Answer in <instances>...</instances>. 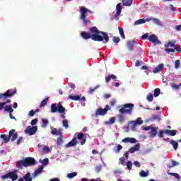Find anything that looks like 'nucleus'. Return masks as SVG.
Here are the masks:
<instances>
[{
  "instance_id": "obj_1",
  "label": "nucleus",
  "mask_w": 181,
  "mask_h": 181,
  "mask_svg": "<svg viewBox=\"0 0 181 181\" xmlns=\"http://www.w3.org/2000/svg\"><path fill=\"white\" fill-rule=\"evenodd\" d=\"M81 36L83 39H85V40H87V39H92L94 42H103V40H105L106 43L110 42L108 34L104 31L98 30V28L95 26L90 28V33L84 31L81 32Z\"/></svg>"
},
{
  "instance_id": "obj_2",
  "label": "nucleus",
  "mask_w": 181,
  "mask_h": 181,
  "mask_svg": "<svg viewBox=\"0 0 181 181\" xmlns=\"http://www.w3.org/2000/svg\"><path fill=\"white\" fill-rule=\"evenodd\" d=\"M134 105L132 103H126L122 106L119 110L120 115H118L117 119L118 122L120 124L125 121V117L124 114H128V115H132V111H134Z\"/></svg>"
},
{
  "instance_id": "obj_3",
  "label": "nucleus",
  "mask_w": 181,
  "mask_h": 181,
  "mask_svg": "<svg viewBox=\"0 0 181 181\" xmlns=\"http://www.w3.org/2000/svg\"><path fill=\"white\" fill-rule=\"evenodd\" d=\"M80 19L81 21H83V23L87 26L88 23H91V21L90 20H86V18H87L88 13H91V10L86 8L85 6H81L80 7Z\"/></svg>"
},
{
  "instance_id": "obj_4",
  "label": "nucleus",
  "mask_w": 181,
  "mask_h": 181,
  "mask_svg": "<svg viewBox=\"0 0 181 181\" xmlns=\"http://www.w3.org/2000/svg\"><path fill=\"white\" fill-rule=\"evenodd\" d=\"M59 112V114H63L66 111V108L63 107L62 105H57L56 103H52L51 105V112L54 113V112Z\"/></svg>"
},
{
  "instance_id": "obj_5",
  "label": "nucleus",
  "mask_w": 181,
  "mask_h": 181,
  "mask_svg": "<svg viewBox=\"0 0 181 181\" xmlns=\"http://www.w3.org/2000/svg\"><path fill=\"white\" fill-rule=\"evenodd\" d=\"M18 174L15 173H11V171L1 176V179L3 180H6V179H10L12 181H16L18 180Z\"/></svg>"
},
{
  "instance_id": "obj_6",
  "label": "nucleus",
  "mask_w": 181,
  "mask_h": 181,
  "mask_svg": "<svg viewBox=\"0 0 181 181\" xmlns=\"http://www.w3.org/2000/svg\"><path fill=\"white\" fill-rule=\"evenodd\" d=\"M109 110H111L110 107V105H106L105 108H98L95 112V117H98V115H100L102 117H104L107 114V112L109 111Z\"/></svg>"
},
{
  "instance_id": "obj_7",
  "label": "nucleus",
  "mask_w": 181,
  "mask_h": 181,
  "mask_svg": "<svg viewBox=\"0 0 181 181\" xmlns=\"http://www.w3.org/2000/svg\"><path fill=\"white\" fill-rule=\"evenodd\" d=\"M37 131V126H34V127H32V126H28L24 132L25 134H26L27 135H30V136H32V135H35L36 134V132Z\"/></svg>"
},
{
  "instance_id": "obj_8",
  "label": "nucleus",
  "mask_w": 181,
  "mask_h": 181,
  "mask_svg": "<svg viewBox=\"0 0 181 181\" xmlns=\"http://www.w3.org/2000/svg\"><path fill=\"white\" fill-rule=\"evenodd\" d=\"M74 137L79 141L80 145H84L87 141L86 136L83 133L75 134Z\"/></svg>"
},
{
  "instance_id": "obj_9",
  "label": "nucleus",
  "mask_w": 181,
  "mask_h": 181,
  "mask_svg": "<svg viewBox=\"0 0 181 181\" xmlns=\"http://www.w3.org/2000/svg\"><path fill=\"white\" fill-rule=\"evenodd\" d=\"M24 161L25 162V165L27 168H28V166H33L36 165V160L33 157L25 158Z\"/></svg>"
},
{
  "instance_id": "obj_10",
  "label": "nucleus",
  "mask_w": 181,
  "mask_h": 181,
  "mask_svg": "<svg viewBox=\"0 0 181 181\" xmlns=\"http://www.w3.org/2000/svg\"><path fill=\"white\" fill-rule=\"evenodd\" d=\"M127 46L129 52H134V47H135V46H138V42L134 40H129L127 41Z\"/></svg>"
},
{
  "instance_id": "obj_11",
  "label": "nucleus",
  "mask_w": 181,
  "mask_h": 181,
  "mask_svg": "<svg viewBox=\"0 0 181 181\" xmlns=\"http://www.w3.org/2000/svg\"><path fill=\"white\" fill-rule=\"evenodd\" d=\"M130 124H132V129H135L138 125H142L144 124V120L141 117H138L136 120L130 122Z\"/></svg>"
},
{
  "instance_id": "obj_12",
  "label": "nucleus",
  "mask_w": 181,
  "mask_h": 181,
  "mask_svg": "<svg viewBox=\"0 0 181 181\" xmlns=\"http://www.w3.org/2000/svg\"><path fill=\"white\" fill-rule=\"evenodd\" d=\"M62 131H63V129H59V137L57 139V145L58 146L63 145V133L62 132Z\"/></svg>"
},
{
  "instance_id": "obj_13",
  "label": "nucleus",
  "mask_w": 181,
  "mask_h": 181,
  "mask_svg": "<svg viewBox=\"0 0 181 181\" xmlns=\"http://www.w3.org/2000/svg\"><path fill=\"white\" fill-rule=\"evenodd\" d=\"M13 94H16V89H15L13 92L11 89H8L4 93V95L6 100H8V98H11Z\"/></svg>"
},
{
  "instance_id": "obj_14",
  "label": "nucleus",
  "mask_w": 181,
  "mask_h": 181,
  "mask_svg": "<svg viewBox=\"0 0 181 181\" xmlns=\"http://www.w3.org/2000/svg\"><path fill=\"white\" fill-rule=\"evenodd\" d=\"M68 98H69V100H72V101H80V100H81L82 101H86V98L83 96L81 98L80 95H69Z\"/></svg>"
},
{
  "instance_id": "obj_15",
  "label": "nucleus",
  "mask_w": 181,
  "mask_h": 181,
  "mask_svg": "<svg viewBox=\"0 0 181 181\" xmlns=\"http://www.w3.org/2000/svg\"><path fill=\"white\" fill-rule=\"evenodd\" d=\"M148 40H149V42H152L155 45H156V43L157 44L160 43V41L159 40V39L158 38V37L155 34L151 35L148 37Z\"/></svg>"
},
{
  "instance_id": "obj_16",
  "label": "nucleus",
  "mask_w": 181,
  "mask_h": 181,
  "mask_svg": "<svg viewBox=\"0 0 181 181\" xmlns=\"http://www.w3.org/2000/svg\"><path fill=\"white\" fill-rule=\"evenodd\" d=\"M16 166L17 169H23V167L27 168L26 163L25 162V160H20L17 161Z\"/></svg>"
},
{
  "instance_id": "obj_17",
  "label": "nucleus",
  "mask_w": 181,
  "mask_h": 181,
  "mask_svg": "<svg viewBox=\"0 0 181 181\" xmlns=\"http://www.w3.org/2000/svg\"><path fill=\"white\" fill-rule=\"evenodd\" d=\"M76 145H77V138L74 136L71 141L65 145V148H71L72 146H76Z\"/></svg>"
},
{
  "instance_id": "obj_18",
  "label": "nucleus",
  "mask_w": 181,
  "mask_h": 181,
  "mask_svg": "<svg viewBox=\"0 0 181 181\" xmlns=\"http://www.w3.org/2000/svg\"><path fill=\"white\" fill-rule=\"evenodd\" d=\"M122 142H124V144H127V142H129V144H136V139L126 137L122 140Z\"/></svg>"
},
{
  "instance_id": "obj_19",
  "label": "nucleus",
  "mask_w": 181,
  "mask_h": 181,
  "mask_svg": "<svg viewBox=\"0 0 181 181\" xmlns=\"http://www.w3.org/2000/svg\"><path fill=\"white\" fill-rule=\"evenodd\" d=\"M158 128L156 127H153L151 128V131L149 133L150 138H155V136H156V135L158 134Z\"/></svg>"
},
{
  "instance_id": "obj_20",
  "label": "nucleus",
  "mask_w": 181,
  "mask_h": 181,
  "mask_svg": "<svg viewBox=\"0 0 181 181\" xmlns=\"http://www.w3.org/2000/svg\"><path fill=\"white\" fill-rule=\"evenodd\" d=\"M141 148V145L139 144H136L134 146L131 147L129 148V153H134V152H136L139 151V148Z\"/></svg>"
},
{
  "instance_id": "obj_21",
  "label": "nucleus",
  "mask_w": 181,
  "mask_h": 181,
  "mask_svg": "<svg viewBox=\"0 0 181 181\" xmlns=\"http://www.w3.org/2000/svg\"><path fill=\"white\" fill-rule=\"evenodd\" d=\"M13 132H15V129H11L9 132L8 136L6 135V137H4V142H5V144H8V141H11V138H12V135H13Z\"/></svg>"
},
{
  "instance_id": "obj_22",
  "label": "nucleus",
  "mask_w": 181,
  "mask_h": 181,
  "mask_svg": "<svg viewBox=\"0 0 181 181\" xmlns=\"http://www.w3.org/2000/svg\"><path fill=\"white\" fill-rule=\"evenodd\" d=\"M163 67H165V65L163 64H160L157 67H155L153 69V73L156 74V73H159V71L163 70Z\"/></svg>"
},
{
  "instance_id": "obj_23",
  "label": "nucleus",
  "mask_w": 181,
  "mask_h": 181,
  "mask_svg": "<svg viewBox=\"0 0 181 181\" xmlns=\"http://www.w3.org/2000/svg\"><path fill=\"white\" fill-rule=\"evenodd\" d=\"M111 80H115V81H117V76L114 74H110L107 76H105V81L106 83H110Z\"/></svg>"
},
{
  "instance_id": "obj_24",
  "label": "nucleus",
  "mask_w": 181,
  "mask_h": 181,
  "mask_svg": "<svg viewBox=\"0 0 181 181\" xmlns=\"http://www.w3.org/2000/svg\"><path fill=\"white\" fill-rule=\"evenodd\" d=\"M116 14H115V18H118V16H119V15H121V12L122 11V7L121 6V4H117V5L116 6Z\"/></svg>"
},
{
  "instance_id": "obj_25",
  "label": "nucleus",
  "mask_w": 181,
  "mask_h": 181,
  "mask_svg": "<svg viewBox=\"0 0 181 181\" xmlns=\"http://www.w3.org/2000/svg\"><path fill=\"white\" fill-rule=\"evenodd\" d=\"M165 134L167 135H170V136H175L177 134V130L165 129Z\"/></svg>"
},
{
  "instance_id": "obj_26",
  "label": "nucleus",
  "mask_w": 181,
  "mask_h": 181,
  "mask_svg": "<svg viewBox=\"0 0 181 181\" xmlns=\"http://www.w3.org/2000/svg\"><path fill=\"white\" fill-rule=\"evenodd\" d=\"M139 176L141 177H147V176H149V171H146L142 170L139 172Z\"/></svg>"
},
{
  "instance_id": "obj_27",
  "label": "nucleus",
  "mask_w": 181,
  "mask_h": 181,
  "mask_svg": "<svg viewBox=\"0 0 181 181\" xmlns=\"http://www.w3.org/2000/svg\"><path fill=\"white\" fill-rule=\"evenodd\" d=\"M170 145H172V146L173 147L175 151H176V149H177V148L179 146V143H177L176 141L170 140Z\"/></svg>"
},
{
  "instance_id": "obj_28",
  "label": "nucleus",
  "mask_w": 181,
  "mask_h": 181,
  "mask_svg": "<svg viewBox=\"0 0 181 181\" xmlns=\"http://www.w3.org/2000/svg\"><path fill=\"white\" fill-rule=\"evenodd\" d=\"M42 170H43L42 166H40L38 168V169L35 170V172L33 173L34 177H36V176H37V175H40V173L42 172Z\"/></svg>"
},
{
  "instance_id": "obj_29",
  "label": "nucleus",
  "mask_w": 181,
  "mask_h": 181,
  "mask_svg": "<svg viewBox=\"0 0 181 181\" xmlns=\"http://www.w3.org/2000/svg\"><path fill=\"white\" fill-rule=\"evenodd\" d=\"M124 6H131L132 5V0H122Z\"/></svg>"
},
{
  "instance_id": "obj_30",
  "label": "nucleus",
  "mask_w": 181,
  "mask_h": 181,
  "mask_svg": "<svg viewBox=\"0 0 181 181\" xmlns=\"http://www.w3.org/2000/svg\"><path fill=\"white\" fill-rule=\"evenodd\" d=\"M4 111H6V112H9V114H11L13 112V109H12V106L11 105H5Z\"/></svg>"
},
{
  "instance_id": "obj_31",
  "label": "nucleus",
  "mask_w": 181,
  "mask_h": 181,
  "mask_svg": "<svg viewBox=\"0 0 181 181\" xmlns=\"http://www.w3.org/2000/svg\"><path fill=\"white\" fill-rule=\"evenodd\" d=\"M146 21H145V18H141L134 22V25H144Z\"/></svg>"
},
{
  "instance_id": "obj_32",
  "label": "nucleus",
  "mask_w": 181,
  "mask_h": 181,
  "mask_svg": "<svg viewBox=\"0 0 181 181\" xmlns=\"http://www.w3.org/2000/svg\"><path fill=\"white\" fill-rule=\"evenodd\" d=\"M47 101H49V98H46L44 100H42L40 103V108H43V107L47 105Z\"/></svg>"
},
{
  "instance_id": "obj_33",
  "label": "nucleus",
  "mask_w": 181,
  "mask_h": 181,
  "mask_svg": "<svg viewBox=\"0 0 181 181\" xmlns=\"http://www.w3.org/2000/svg\"><path fill=\"white\" fill-rule=\"evenodd\" d=\"M177 165H179V163L177 161L172 160V165H167V167L168 169H172V168H175V166H177Z\"/></svg>"
},
{
  "instance_id": "obj_34",
  "label": "nucleus",
  "mask_w": 181,
  "mask_h": 181,
  "mask_svg": "<svg viewBox=\"0 0 181 181\" xmlns=\"http://www.w3.org/2000/svg\"><path fill=\"white\" fill-rule=\"evenodd\" d=\"M119 33L122 37V39H125V34L124 33V28L121 27H118Z\"/></svg>"
},
{
  "instance_id": "obj_35",
  "label": "nucleus",
  "mask_w": 181,
  "mask_h": 181,
  "mask_svg": "<svg viewBox=\"0 0 181 181\" xmlns=\"http://www.w3.org/2000/svg\"><path fill=\"white\" fill-rule=\"evenodd\" d=\"M151 21L153 23H155V25H158V26H160L162 25V23H160V20H159L158 18H151Z\"/></svg>"
},
{
  "instance_id": "obj_36",
  "label": "nucleus",
  "mask_w": 181,
  "mask_h": 181,
  "mask_svg": "<svg viewBox=\"0 0 181 181\" xmlns=\"http://www.w3.org/2000/svg\"><path fill=\"white\" fill-rule=\"evenodd\" d=\"M42 128H46V127L49 125V120L47 119H42Z\"/></svg>"
},
{
  "instance_id": "obj_37",
  "label": "nucleus",
  "mask_w": 181,
  "mask_h": 181,
  "mask_svg": "<svg viewBox=\"0 0 181 181\" xmlns=\"http://www.w3.org/2000/svg\"><path fill=\"white\" fill-rule=\"evenodd\" d=\"M168 175L170 176H175V177L176 179H177V180H180V175L177 173H168Z\"/></svg>"
},
{
  "instance_id": "obj_38",
  "label": "nucleus",
  "mask_w": 181,
  "mask_h": 181,
  "mask_svg": "<svg viewBox=\"0 0 181 181\" xmlns=\"http://www.w3.org/2000/svg\"><path fill=\"white\" fill-rule=\"evenodd\" d=\"M76 176H77V173L76 172L71 173L67 175V177H69V179H73V177H76Z\"/></svg>"
},
{
  "instance_id": "obj_39",
  "label": "nucleus",
  "mask_w": 181,
  "mask_h": 181,
  "mask_svg": "<svg viewBox=\"0 0 181 181\" xmlns=\"http://www.w3.org/2000/svg\"><path fill=\"white\" fill-rule=\"evenodd\" d=\"M176 45H175V43L172 42H168V44L165 45V47L168 48V47H175Z\"/></svg>"
},
{
  "instance_id": "obj_40",
  "label": "nucleus",
  "mask_w": 181,
  "mask_h": 181,
  "mask_svg": "<svg viewBox=\"0 0 181 181\" xmlns=\"http://www.w3.org/2000/svg\"><path fill=\"white\" fill-rule=\"evenodd\" d=\"M159 94H160V89L159 88H156L154 90V97H159Z\"/></svg>"
},
{
  "instance_id": "obj_41",
  "label": "nucleus",
  "mask_w": 181,
  "mask_h": 181,
  "mask_svg": "<svg viewBox=\"0 0 181 181\" xmlns=\"http://www.w3.org/2000/svg\"><path fill=\"white\" fill-rule=\"evenodd\" d=\"M62 125L64 128H66V129H67V128H69V121H67V119H64L62 121Z\"/></svg>"
},
{
  "instance_id": "obj_42",
  "label": "nucleus",
  "mask_w": 181,
  "mask_h": 181,
  "mask_svg": "<svg viewBox=\"0 0 181 181\" xmlns=\"http://www.w3.org/2000/svg\"><path fill=\"white\" fill-rule=\"evenodd\" d=\"M146 100H148V103H152L153 101V95L152 94H148Z\"/></svg>"
},
{
  "instance_id": "obj_43",
  "label": "nucleus",
  "mask_w": 181,
  "mask_h": 181,
  "mask_svg": "<svg viewBox=\"0 0 181 181\" xmlns=\"http://www.w3.org/2000/svg\"><path fill=\"white\" fill-rule=\"evenodd\" d=\"M165 134H166V129L165 130H160L158 133V137L159 138H163Z\"/></svg>"
},
{
  "instance_id": "obj_44",
  "label": "nucleus",
  "mask_w": 181,
  "mask_h": 181,
  "mask_svg": "<svg viewBox=\"0 0 181 181\" xmlns=\"http://www.w3.org/2000/svg\"><path fill=\"white\" fill-rule=\"evenodd\" d=\"M112 41L114 42V43H119V42H121V39L119 38V37L114 36L112 37Z\"/></svg>"
},
{
  "instance_id": "obj_45",
  "label": "nucleus",
  "mask_w": 181,
  "mask_h": 181,
  "mask_svg": "<svg viewBox=\"0 0 181 181\" xmlns=\"http://www.w3.org/2000/svg\"><path fill=\"white\" fill-rule=\"evenodd\" d=\"M52 135H59V131L56 128H53L51 131Z\"/></svg>"
},
{
  "instance_id": "obj_46",
  "label": "nucleus",
  "mask_w": 181,
  "mask_h": 181,
  "mask_svg": "<svg viewBox=\"0 0 181 181\" xmlns=\"http://www.w3.org/2000/svg\"><path fill=\"white\" fill-rule=\"evenodd\" d=\"M180 67V60L177 59L175 62V69H179Z\"/></svg>"
},
{
  "instance_id": "obj_47",
  "label": "nucleus",
  "mask_w": 181,
  "mask_h": 181,
  "mask_svg": "<svg viewBox=\"0 0 181 181\" xmlns=\"http://www.w3.org/2000/svg\"><path fill=\"white\" fill-rule=\"evenodd\" d=\"M16 138H18V133L13 132V134L11 136V141L13 142L14 141L16 140Z\"/></svg>"
},
{
  "instance_id": "obj_48",
  "label": "nucleus",
  "mask_w": 181,
  "mask_h": 181,
  "mask_svg": "<svg viewBox=\"0 0 181 181\" xmlns=\"http://www.w3.org/2000/svg\"><path fill=\"white\" fill-rule=\"evenodd\" d=\"M127 168L129 170H131L132 169V161H128L127 163Z\"/></svg>"
},
{
  "instance_id": "obj_49",
  "label": "nucleus",
  "mask_w": 181,
  "mask_h": 181,
  "mask_svg": "<svg viewBox=\"0 0 181 181\" xmlns=\"http://www.w3.org/2000/svg\"><path fill=\"white\" fill-rule=\"evenodd\" d=\"M152 119L157 121H160V117H159V115H153L152 116Z\"/></svg>"
},
{
  "instance_id": "obj_50",
  "label": "nucleus",
  "mask_w": 181,
  "mask_h": 181,
  "mask_svg": "<svg viewBox=\"0 0 181 181\" xmlns=\"http://www.w3.org/2000/svg\"><path fill=\"white\" fill-rule=\"evenodd\" d=\"M148 37L149 38V34H148V33H146V34H144V35L141 36V39L142 40H146V39H148Z\"/></svg>"
},
{
  "instance_id": "obj_51",
  "label": "nucleus",
  "mask_w": 181,
  "mask_h": 181,
  "mask_svg": "<svg viewBox=\"0 0 181 181\" xmlns=\"http://www.w3.org/2000/svg\"><path fill=\"white\" fill-rule=\"evenodd\" d=\"M165 52L167 53H175V49H170L168 47L165 49Z\"/></svg>"
},
{
  "instance_id": "obj_52",
  "label": "nucleus",
  "mask_w": 181,
  "mask_h": 181,
  "mask_svg": "<svg viewBox=\"0 0 181 181\" xmlns=\"http://www.w3.org/2000/svg\"><path fill=\"white\" fill-rule=\"evenodd\" d=\"M43 151L44 152H46V153H49V152H50V148H49V146H45L43 147Z\"/></svg>"
},
{
  "instance_id": "obj_53",
  "label": "nucleus",
  "mask_w": 181,
  "mask_h": 181,
  "mask_svg": "<svg viewBox=\"0 0 181 181\" xmlns=\"http://www.w3.org/2000/svg\"><path fill=\"white\" fill-rule=\"evenodd\" d=\"M98 87H100L99 86H95L94 88H89V93H90L91 94H93L94 93V91H95V90H97L98 88Z\"/></svg>"
},
{
  "instance_id": "obj_54",
  "label": "nucleus",
  "mask_w": 181,
  "mask_h": 181,
  "mask_svg": "<svg viewBox=\"0 0 181 181\" xmlns=\"http://www.w3.org/2000/svg\"><path fill=\"white\" fill-rule=\"evenodd\" d=\"M41 163H42L45 165H47L49 163V158L43 159L42 161H41Z\"/></svg>"
},
{
  "instance_id": "obj_55",
  "label": "nucleus",
  "mask_w": 181,
  "mask_h": 181,
  "mask_svg": "<svg viewBox=\"0 0 181 181\" xmlns=\"http://www.w3.org/2000/svg\"><path fill=\"white\" fill-rule=\"evenodd\" d=\"M115 104H117V100L115 99H113L110 102V107H114Z\"/></svg>"
},
{
  "instance_id": "obj_56",
  "label": "nucleus",
  "mask_w": 181,
  "mask_h": 181,
  "mask_svg": "<svg viewBox=\"0 0 181 181\" xmlns=\"http://www.w3.org/2000/svg\"><path fill=\"white\" fill-rule=\"evenodd\" d=\"M109 123H110V124H115V117H111V118L109 119Z\"/></svg>"
},
{
  "instance_id": "obj_57",
  "label": "nucleus",
  "mask_w": 181,
  "mask_h": 181,
  "mask_svg": "<svg viewBox=\"0 0 181 181\" xmlns=\"http://www.w3.org/2000/svg\"><path fill=\"white\" fill-rule=\"evenodd\" d=\"M35 114H36V112H35V110H32L29 112L28 115L30 117H33L35 115Z\"/></svg>"
},
{
  "instance_id": "obj_58",
  "label": "nucleus",
  "mask_w": 181,
  "mask_h": 181,
  "mask_svg": "<svg viewBox=\"0 0 181 181\" xmlns=\"http://www.w3.org/2000/svg\"><path fill=\"white\" fill-rule=\"evenodd\" d=\"M174 50H176V52H181V47H180V46H179V45L175 46V47H174Z\"/></svg>"
},
{
  "instance_id": "obj_59",
  "label": "nucleus",
  "mask_w": 181,
  "mask_h": 181,
  "mask_svg": "<svg viewBox=\"0 0 181 181\" xmlns=\"http://www.w3.org/2000/svg\"><path fill=\"white\" fill-rule=\"evenodd\" d=\"M142 129H144V131H151V129H152V127L150 126H147L146 127H142Z\"/></svg>"
},
{
  "instance_id": "obj_60",
  "label": "nucleus",
  "mask_w": 181,
  "mask_h": 181,
  "mask_svg": "<svg viewBox=\"0 0 181 181\" xmlns=\"http://www.w3.org/2000/svg\"><path fill=\"white\" fill-rule=\"evenodd\" d=\"M5 105H6V103H0V110H4Z\"/></svg>"
},
{
  "instance_id": "obj_61",
  "label": "nucleus",
  "mask_w": 181,
  "mask_h": 181,
  "mask_svg": "<svg viewBox=\"0 0 181 181\" xmlns=\"http://www.w3.org/2000/svg\"><path fill=\"white\" fill-rule=\"evenodd\" d=\"M134 166H136V168H141V163L138 161H134Z\"/></svg>"
},
{
  "instance_id": "obj_62",
  "label": "nucleus",
  "mask_w": 181,
  "mask_h": 181,
  "mask_svg": "<svg viewBox=\"0 0 181 181\" xmlns=\"http://www.w3.org/2000/svg\"><path fill=\"white\" fill-rule=\"evenodd\" d=\"M37 124V119H34L31 121V125H36Z\"/></svg>"
},
{
  "instance_id": "obj_63",
  "label": "nucleus",
  "mask_w": 181,
  "mask_h": 181,
  "mask_svg": "<svg viewBox=\"0 0 181 181\" xmlns=\"http://www.w3.org/2000/svg\"><path fill=\"white\" fill-rule=\"evenodd\" d=\"M119 162H120L121 165H124V163H125V158L124 157L120 158Z\"/></svg>"
},
{
  "instance_id": "obj_64",
  "label": "nucleus",
  "mask_w": 181,
  "mask_h": 181,
  "mask_svg": "<svg viewBox=\"0 0 181 181\" xmlns=\"http://www.w3.org/2000/svg\"><path fill=\"white\" fill-rule=\"evenodd\" d=\"M49 181H60V179L55 177V178L51 179Z\"/></svg>"
}]
</instances>
